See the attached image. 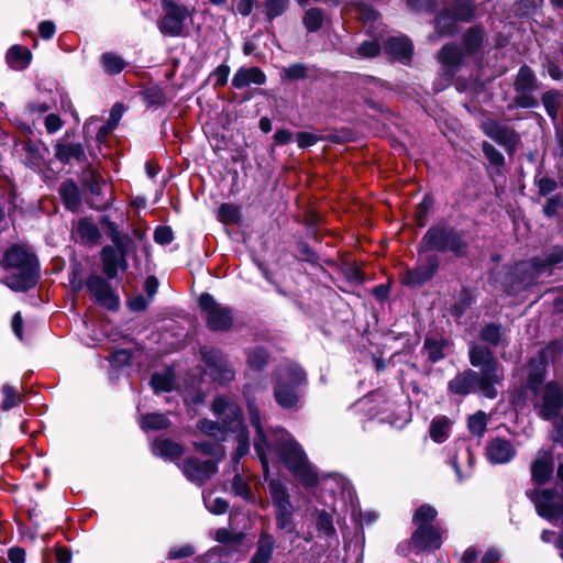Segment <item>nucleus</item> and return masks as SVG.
Instances as JSON below:
<instances>
[{
  "label": "nucleus",
  "mask_w": 563,
  "mask_h": 563,
  "mask_svg": "<svg viewBox=\"0 0 563 563\" xmlns=\"http://www.w3.org/2000/svg\"><path fill=\"white\" fill-rule=\"evenodd\" d=\"M198 302L210 330L224 331L230 329L233 322V316L229 307L219 303L213 296L208 292L201 294Z\"/></svg>",
  "instance_id": "423d86ee"
},
{
  "label": "nucleus",
  "mask_w": 563,
  "mask_h": 563,
  "mask_svg": "<svg viewBox=\"0 0 563 563\" xmlns=\"http://www.w3.org/2000/svg\"><path fill=\"white\" fill-rule=\"evenodd\" d=\"M289 0H265V14L269 21L282 15L288 8Z\"/></svg>",
  "instance_id": "09e8293b"
},
{
  "label": "nucleus",
  "mask_w": 563,
  "mask_h": 563,
  "mask_svg": "<svg viewBox=\"0 0 563 563\" xmlns=\"http://www.w3.org/2000/svg\"><path fill=\"white\" fill-rule=\"evenodd\" d=\"M8 64L14 69L25 68L31 60V52L20 45H13L7 53Z\"/></svg>",
  "instance_id": "2f4dec72"
},
{
  "label": "nucleus",
  "mask_w": 563,
  "mask_h": 563,
  "mask_svg": "<svg viewBox=\"0 0 563 563\" xmlns=\"http://www.w3.org/2000/svg\"><path fill=\"white\" fill-rule=\"evenodd\" d=\"M152 453L164 460H177L185 453L183 444L169 438H156L152 443Z\"/></svg>",
  "instance_id": "a211bd4d"
},
{
  "label": "nucleus",
  "mask_w": 563,
  "mask_h": 563,
  "mask_svg": "<svg viewBox=\"0 0 563 563\" xmlns=\"http://www.w3.org/2000/svg\"><path fill=\"white\" fill-rule=\"evenodd\" d=\"M439 59L446 68H455L462 60V52L455 46L445 45L439 52Z\"/></svg>",
  "instance_id": "c9c22d12"
},
{
  "label": "nucleus",
  "mask_w": 563,
  "mask_h": 563,
  "mask_svg": "<svg viewBox=\"0 0 563 563\" xmlns=\"http://www.w3.org/2000/svg\"><path fill=\"white\" fill-rule=\"evenodd\" d=\"M276 540L273 534L262 531L258 536L256 550L249 563H271Z\"/></svg>",
  "instance_id": "412c9836"
},
{
  "label": "nucleus",
  "mask_w": 563,
  "mask_h": 563,
  "mask_svg": "<svg viewBox=\"0 0 563 563\" xmlns=\"http://www.w3.org/2000/svg\"><path fill=\"white\" fill-rule=\"evenodd\" d=\"M439 267L437 255H427L421 258L413 269H408L402 276V283L416 287L430 280Z\"/></svg>",
  "instance_id": "f8f14e48"
},
{
  "label": "nucleus",
  "mask_w": 563,
  "mask_h": 563,
  "mask_svg": "<svg viewBox=\"0 0 563 563\" xmlns=\"http://www.w3.org/2000/svg\"><path fill=\"white\" fill-rule=\"evenodd\" d=\"M244 537L243 532H233L227 528H220L216 531V540L225 545H240Z\"/></svg>",
  "instance_id": "c03bdc74"
},
{
  "label": "nucleus",
  "mask_w": 563,
  "mask_h": 563,
  "mask_svg": "<svg viewBox=\"0 0 563 563\" xmlns=\"http://www.w3.org/2000/svg\"><path fill=\"white\" fill-rule=\"evenodd\" d=\"M527 496L541 518L548 521L563 518V488L561 493L556 488L533 489Z\"/></svg>",
  "instance_id": "20e7f679"
},
{
  "label": "nucleus",
  "mask_w": 563,
  "mask_h": 563,
  "mask_svg": "<svg viewBox=\"0 0 563 563\" xmlns=\"http://www.w3.org/2000/svg\"><path fill=\"white\" fill-rule=\"evenodd\" d=\"M539 416L545 420H556L563 408V389H543Z\"/></svg>",
  "instance_id": "2eb2a0df"
},
{
  "label": "nucleus",
  "mask_w": 563,
  "mask_h": 563,
  "mask_svg": "<svg viewBox=\"0 0 563 563\" xmlns=\"http://www.w3.org/2000/svg\"><path fill=\"white\" fill-rule=\"evenodd\" d=\"M316 526H317V530L319 532H323L324 536H327L329 538L334 536L336 532L335 528L333 526V518L325 510H321L318 512Z\"/></svg>",
  "instance_id": "a18cd8bd"
},
{
  "label": "nucleus",
  "mask_w": 563,
  "mask_h": 563,
  "mask_svg": "<svg viewBox=\"0 0 563 563\" xmlns=\"http://www.w3.org/2000/svg\"><path fill=\"white\" fill-rule=\"evenodd\" d=\"M483 32L479 29H471L464 38V46L468 53H474L481 47Z\"/></svg>",
  "instance_id": "13d9d810"
},
{
  "label": "nucleus",
  "mask_w": 563,
  "mask_h": 563,
  "mask_svg": "<svg viewBox=\"0 0 563 563\" xmlns=\"http://www.w3.org/2000/svg\"><path fill=\"white\" fill-rule=\"evenodd\" d=\"M487 427V415L479 410L474 415L468 417L467 428L470 432L474 435L482 437L486 431Z\"/></svg>",
  "instance_id": "37998d69"
},
{
  "label": "nucleus",
  "mask_w": 563,
  "mask_h": 563,
  "mask_svg": "<svg viewBox=\"0 0 563 563\" xmlns=\"http://www.w3.org/2000/svg\"><path fill=\"white\" fill-rule=\"evenodd\" d=\"M537 78L534 73L528 67L522 66L515 80V103L520 108H534L538 104V100L532 96V92L537 90Z\"/></svg>",
  "instance_id": "1a4fd4ad"
},
{
  "label": "nucleus",
  "mask_w": 563,
  "mask_h": 563,
  "mask_svg": "<svg viewBox=\"0 0 563 563\" xmlns=\"http://www.w3.org/2000/svg\"><path fill=\"white\" fill-rule=\"evenodd\" d=\"M423 242L429 249L441 252L451 251L457 256H463L467 247L457 232L445 228L429 229L423 236Z\"/></svg>",
  "instance_id": "0eeeda50"
},
{
  "label": "nucleus",
  "mask_w": 563,
  "mask_h": 563,
  "mask_svg": "<svg viewBox=\"0 0 563 563\" xmlns=\"http://www.w3.org/2000/svg\"><path fill=\"white\" fill-rule=\"evenodd\" d=\"M443 346H444L443 341H438V340H433V339H429V338L426 339L424 345H423V347L428 354V358L432 362H438L443 358V356H444Z\"/></svg>",
  "instance_id": "3c124183"
},
{
  "label": "nucleus",
  "mask_w": 563,
  "mask_h": 563,
  "mask_svg": "<svg viewBox=\"0 0 563 563\" xmlns=\"http://www.w3.org/2000/svg\"><path fill=\"white\" fill-rule=\"evenodd\" d=\"M268 489L274 509L292 505L288 489L282 481L271 479L268 482Z\"/></svg>",
  "instance_id": "c85d7f7f"
},
{
  "label": "nucleus",
  "mask_w": 563,
  "mask_h": 563,
  "mask_svg": "<svg viewBox=\"0 0 563 563\" xmlns=\"http://www.w3.org/2000/svg\"><path fill=\"white\" fill-rule=\"evenodd\" d=\"M231 486L235 496H239L249 503H254L255 496L252 492V488L240 473H235Z\"/></svg>",
  "instance_id": "f704fd0d"
},
{
  "label": "nucleus",
  "mask_w": 563,
  "mask_h": 563,
  "mask_svg": "<svg viewBox=\"0 0 563 563\" xmlns=\"http://www.w3.org/2000/svg\"><path fill=\"white\" fill-rule=\"evenodd\" d=\"M561 96L558 91H548L542 96V103L548 114L554 120L560 107Z\"/></svg>",
  "instance_id": "8fccbe9b"
},
{
  "label": "nucleus",
  "mask_w": 563,
  "mask_h": 563,
  "mask_svg": "<svg viewBox=\"0 0 563 563\" xmlns=\"http://www.w3.org/2000/svg\"><path fill=\"white\" fill-rule=\"evenodd\" d=\"M195 549L192 545L186 544L181 547H174L168 551L167 558L169 560H178L184 558H189L194 555Z\"/></svg>",
  "instance_id": "69168bd1"
},
{
  "label": "nucleus",
  "mask_w": 563,
  "mask_h": 563,
  "mask_svg": "<svg viewBox=\"0 0 563 563\" xmlns=\"http://www.w3.org/2000/svg\"><path fill=\"white\" fill-rule=\"evenodd\" d=\"M485 157L489 161L490 164L495 166H501L505 162L503 154L488 142H484L482 145Z\"/></svg>",
  "instance_id": "680f3d73"
},
{
  "label": "nucleus",
  "mask_w": 563,
  "mask_h": 563,
  "mask_svg": "<svg viewBox=\"0 0 563 563\" xmlns=\"http://www.w3.org/2000/svg\"><path fill=\"white\" fill-rule=\"evenodd\" d=\"M3 398L0 404L1 411H10L25 401V395L18 389H2Z\"/></svg>",
  "instance_id": "ea45409f"
},
{
  "label": "nucleus",
  "mask_w": 563,
  "mask_h": 563,
  "mask_svg": "<svg viewBox=\"0 0 563 563\" xmlns=\"http://www.w3.org/2000/svg\"><path fill=\"white\" fill-rule=\"evenodd\" d=\"M174 372L170 368H164L162 372L153 374L151 387H172L174 385Z\"/></svg>",
  "instance_id": "864d4df0"
},
{
  "label": "nucleus",
  "mask_w": 563,
  "mask_h": 563,
  "mask_svg": "<svg viewBox=\"0 0 563 563\" xmlns=\"http://www.w3.org/2000/svg\"><path fill=\"white\" fill-rule=\"evenodd\" d=\"M276 528L284 533H295V538L299 536L296 530L294 520V507L292 505L275 508Z\"/></svg>",
  "instance_id": "393cba45"
},
{
  "label": "nucleus",
  "mask_w": 563,
  "mask_h": 563,
  "mask_svg": "<svg viewBox=\"0 0 563 563\" xmlns=\"http://www.w3.org/2000/svg\"><path fill=\"white\" fill-rule=\"evenodd\" d=\"M481 384L482 387H492L501 383L504 372L496 360L481 367Z\"/></svg>",
  "instance_id": "cd10ccee"
},
{
  "label": "nucleus",
  "mask_w": 563,
  "mask_h": 563,
  "mask_svg": "<svg viewBox=\"0 0 563 563\" xmlns=\"http://www.w3.org/2000/svg\"><path fill=\"white\" fill-rule=\"evenodd\" d=\"M516 455L512 443L503 438L492 439L486 445V456L492 464H505Z\"/></svg>",
  "instance_id": "4468645a"
},
{
  "label": "nucleus",
  "mask_w": 563,
  "mask_h": 563,
  "mask_svg": "<svg viewBox=\"0 0 563 563\" xmlns=\"http://www.w3.org/2000/svg\"><path fill=\"white\" fill-rule=\"evenodd\" d=\"M530 389H508L509 393V401L517 409H522L527 405L528 400V391ZM534 395H538L540 389H531Z\"/></svg>",
  "instance_id": "4d7b16f0"
},
{
  "label": "nucleus",
  "mask_w": 563,
  "mask_h": 563,
  "mask_svg": "<svg viewBox=\"0 0 563 563\" xmlns=\"http://www.w3.org/2000/svg\"><path fill=\"white\" fill-rule=\"evenodd\" d=\"M101 64L106 73L110 75L119 74L125 67V62L113 53H104L101 56Z\"/></svg>",
  "instance_id": "79ce46f5"
},
{
  "label": "nucleus",
  "mask_w": 563,
  "mask_h": 563,
  "mask_svg": "<svg viewBox=\"0 0 563 563\" xmlns=\"http://www.w3.org/2000/svg\"><path fill=\"white\" fill-rule=\"evenodd\" d=\"M563 262V249L555 246L544 257H536L528 263L517 265L516 272L523 274L521 283L525 287L531 286L537 278L548 272L551 267Z\"/></svg>",
  "instance_id": "6e6552de"
},
{
  "label": "nucleus",
  "mask_w": 563,
  "mask_h": 563,
  "mask_svg": "<svg viewBox=\"0 0 563 563\" xmlns=\"http://www.w3.org/2000/svg\"><path fill=\"white\" fill-rule=\"evenodd\" d=\"M223 454L216 460L201 461L198 457H187L183 463V473L191 483L203 484L218 473V463Z\"/></svg>",
  "instance_id": "9d476101"
},
{
  "label": "nucleus",
  "mask_w": 563,
  "mask_h": 563,
  "mask_svg": "<svg viewBox=\"0 0 563 563\" xmlns=\"http://www.w3.org/2000/svg\"><path fill=\"white\" fill-rule=\"evenodd\" d=\"M247 362L254 368H262L267 363V353L262 349L253 350L249 353Z\"/></svg>",
  "instance_id": "0e129e2a"
},
{
  "label": "nucleus",
  "mask_w": 563,
  "mask_h": 563,
  "mask_svg": "<svg viewBox=\"0 0 563 563\" xmlns=\"http://www.w3.org/2000/svg\"><path fill=\"white\" fill-rule=\"evenodd\" d=\"M86 287L92 299L100 306L109 310L119 308L120 299L111 285L99 275H90L86 279Z\"/></svg>",
  "instance_id": "9b49d317"
},
{
  "label": "nucleus",
  "mask_w": 563,
  "mask_h": 563,
  "mask_svg": "<svg viewBox=\"0 0 563 563\" xmlns=\"http://www.w3.org/2000/svg\"><path fill=\"white\" fill-rule=\"evenodd\" d=\"M240 216V208L233 203H223L219 208V218L224 223H238Z\"/></svg>",
  "instance_id": "603ef678"
},
{
  "label": "nucleus",
  "mask_w": 563,
  "mask_h": 563,
  "mask_svg": "<svg viewBox=\"0 0 563 563\" xmlns=\"http://www.w3.org/2000/svg\"><path fill=\"white\" fill-rule=\"evenodd\" d=\"M192 446L196 452H200L206 456H217L218 451L220 452V455H224L223 446L211 441H194Z\"/></svg>",
  "instance_id": "6e6d98bb"
},
{
  "label": "nucleus",
  "mask_w": 563,
  "mask_h": 563,
  "mask_svg": "<svg viewBox=\"0 0 563 563\" xmlns=\"http://www.w3.org/2000/svg\"><path fill=\"white\" fill-rule=\"evenodd\" d=\"M274 451L284 466L305 487H316L319 484L317 471L309 463L301 445L295 440H283L275 444Z\"/></svg>",
  "instance_id": "f03ea898"
},
{
  "label": "nucleus",
  "mask_w": 563,
  "mask_h": 563,
  "mask_svg": "<svg viewBox=\"0 0 563 563\" xmlns=\"http://www.w3.org/2000/svg\"><path fill=\"white\" fill-rule=\"evenodd\" d=\"M174 239L173 230L169 227H158L154 232L156 243L165 245L169 244Z\"/></svg>",
  "instance_id": "774afa93"
},
{
  "label": "nucleus",
  "mask_w": 563,
  "mask_h": 563,
  "mask_svg": "<svg viewBox=\"0 0 563 563\" xmlns=\"http://www.w3.org/2000/svg\"><path fill=\"white\" fill-rule=\"evenodd\" d=\"M474 15V7L467 2L462 1L459 2L455 7L452 16H450L449 12L441 14L437 20V27L441 33L450 32V27L453 20L457 21H470Z\"/></svg>",
  "instance_id": "f3484780"
},
{
  "label": "nucleus",
  "mask_w": 563,
  "mask_h": 563,
  "mask_svg": "<svg viewBox=\"0 0 563 563\" xmlns=\"http://www.w3.org/2000/svg\"><path fill=\"white\" fill-rule=\"evenodd\" d=\"M483 130L488 137L503 146L512 147L517 143L515 131L495 120H486Z\"/></svg>",
  "instance_id": "dca6fc26"
},
{
  "label": "nucleus",
  "mask_w": 563,
  "mask_h": 563,
  "mask_svg": "<svg viewBox=\"0 0 563 563\" xmlns=\"http://www.w3.org/2000/svg\"><path fill=\"white\" fill-rule=\"evenodd\" d=\"M531 481L542 486L550 482L554 472V465L551 457H540L532 461L530 465Z\"/></svg>",
  "instance_id": "5701e85b"
},
{
  "label": "nucleus",
  "mask_w": 563,
  "mask_h": 563,
  "mask_svg": "<svg viewBox=\"0 0 563 563\" xmlns=\"http://www.w3.org/2000/svg\"><path fill=\"white\" fill-rule=\"evenodd\" d=\"M384 48L387 54L395 58L407 63L412 53V44L406 36L389 37L384 43Z\"/></svg>",
  "instance_id": "4be33fe9"
},
{
  "label": "nucleus",
  "mask_w": 563,
  "mask_h": 563,
  "mask_svg": "<svg viewBox=\"0 0 563 563\" xmlns=\"http://www.w3.org/2000/svg\"><path fill=\"white\" fill-rule=\"evenodd\" d=\"M60 195L66 207L70 210H76L80 205V196L78 187L73 181H66L60 186Z\"/></svg>",
  "instance_id": "72a5a7b5"
},
{
  "label": "nucleus",
  "mask_w": 563,
  "mask_h": 563,
  "mask_svg": "<svg viewBox=\"0 0 563 563\" xmlns=\"http://www.w3.org/2000/svg\"><path fill=\"white\" fill-rule=\"evenodd\" d=\"M274 398L283 409H295L298 406L300 396L297 389H274Z\"/></svg>",
  "instance_id": "473e14b6"
},
{
  "label": "nucleus",
  "mask_w": 563,
  "mask_h": 563,
  "mask_svg": "<svg viewBox=\"0 0 563 563\" xmlns=\"http://www.w3.org/2000/svg\"><path fill=\"white\" fill-rule=\"evenodd\" d=\"M54 156L64 164L81 162L85 159V150L81 143L60 140L54 145Z\"/></svg>",
  "instance_id": "6ab92c4d"
},
{
  "label": "nucleus",
  "mask_w": 563,
  "mask_h": 563,
  "mask_svg": "<svg viewBox=\"0 0 563 563\" xmlns=\"http://www.w3.org/2000/svg\"><path fill=\"white\" fill-rule=\"evenodd\" d=\"M450 419L446 416L434 417L430 423L429 434L433 442L443 443L449 439Z\"/></svg>",
  "instance_id": "c756f323"
},
{
  "label": "nucleus",
  "mask_w": 563,
  "mask_h": 563,
  "mask_svg": "<svg viewBox=\"0 0 563 563\" xmlns=\"http://www.w3.org/2000/svg\"><path fill=\"white\" fill-rule=\"evenodd\" d=\"M111 240L115 247L108 245L101 251L102 269L109 279L115 278L120 269L125 271L128 268L129 239L113 231Z\"/></svg>",
  "instance_id": "39448f33"
},
{
  "label": "nucleus",
  "mask_w": 563,
  "mask_h": 563,
  "mask_svg": "<svg viewBox=\"0 0 563 563\" xmlns=\"http://www.w3.org/2000/svg\"><path fill=\"white\" fill-rule=\"evenodd\" d=\"M352 516L355 520L356 527L360 529H363L364 523L369 526V525L374 523L378 518V515L375 511L363 512L362 510H358L357 518H356L355 512H353Z\"/></svg>",
  "instance_id": "338daca9"
},
{
  "label": "nucleus",
  "mask_w": 563,
  "mask_h": 563,
  "mask_svg": "<svg viewBox=\"0 0 563 563\" xmlns=\"http://www.w3.org/2000/svg\"><path fill=\"white\" fill-rule=\"evenodd\" d=\"M229 75L230 67L225 64H222L211 73L210 77L214 80V86L223 87L228 82Z\"/></svg>",
  "instance_id": "e2e57ef3"
},
{
  "label": "nucleus",
  "mask_w": 563,
  "mask_h": 563,
  "mask_svg": "<svg viewBox=\"0 0 563 563\" xmlns=\"http://www.w3.org/2000/svg\"><path fill=\"white\" fill-rule=\"evenodd\" d=\"M162 16L157 21L159 32L167 37L185 35L186 21L192 16L194 9L173 0H161Z\"/></svg>",
  "instance_id": "7ed1b4c3"
},
{
  "label": "nucleus",
  "mask_w": 563,
  "mask_h": 563,
  "mask_svg": "<svg viewBox=\"0 0 563 563\" xmlns=\"http://www.w3.org/2000/svg\"><path fill=\"white\" fill-rule=\"evenodd\" d=\"M495 360L493 357V353L489 349L481 346V345H473L470 349V362L475 367H483L484 365L488 364Z\"/></svg>",
  "instance_id": "58836bf2"
},
{
  "label": "nucleus",
  "mask_w": 563,
  "mask_h": 563,
  "mask_svg": "<svg viewBox=\"0 0 563 563\" xmlns=\"http://www.w3.org/2000/svg\"><path fill=\"white\" fill-rule=\"evenodd\" d=\"M238 445L232 455V462L239 464L241 459L250 453V431L249 428H243L240 434L236 435Z\"/></svg>",
  "instance_id": "4c0bfd02"
},
{
  "label": "nucleus",
  "mask_w": 563,
  "mask_h": 563,
  "mask_svg": "<svg viewBox=\"0 0 563 563\" xmlns=\"http://www.w3.org/2000/svg\"><path fill=\"white\" fill-rule=\"evenodd\" d=\"M220 426H221V435L219 438V442H222L225 440L227 433H236V435H238V434H240V432L242 431L243 428H247V426L244 423V419L240 412V409H238L236 411H231L230 415H227L222 419V422L220 423Z\"/></svg>",
  "instance_id": "bb28decb"
},
{
  "label": "nucleus",
  "mask_w": 563,
  "mask_h": 563,
  "mask_svg": "<svg viewBox=\"0 0 563 563\" xmlns=\"http://www.w3.org/2000/svg\"><path fill=\"white\" fill-rule=\"evenodd\" d=\"M1 264L7 269H13L4 280L13 291H26L33 288L38 280V262L34 253L20 244L11 245L4 253Z\"/></svg>",
  "instance_id": "f257e3e1"
},
{
  "label": "nucleus",
  "mask_w": 563,
  "mask_h": 563,
  "mask_svg": "<svg viewBox=\"0 0 563 563\" xmlns=\"http://www.w3.org/2000/svg\"><path fill=\"white\" fill-rule=\"evenodd\" d=\"M324 15L321 9L311 8L306 11L302 23L308 32H316L321 29Z\"/></svg>",
  "instance_id": "a19ab883"
},
{
  "label": "nucleus",
  "mask_w": 563,
  "mask_h": 563,
  "mask_svg": "<svg viewBox=\"0 0 563 563\" xmlns=\"http://www.w3.org/2000/svg\"><path fill=\"white\" fill-rule=\"evenodd\" d=\"M268 448L269 443L264 431V428L255 429L254 450L257 455V459L261 462L263 475L265 478H267V476L269 475V463L266 453Z\"/></svg>",
  "instance_id": "a878e982"
},
{
  "label": "nucleus",
  "mask_w": 563,
  "mask_h": 563,
  "mask_svg": "<svg viewBox=\"0 0 563 563\" xmlns=\"http://www.w3.org/2000/svg\"><path fill=\"white\" fill-rule=\"evenodd\" d=\"M283 80H299L307 77V67L303 64H292L282 69Z\"/></svg>",
  "instance_id": "5fc2aeb1"
},
{
  "label": "nucleus",
  "mask_w": 563,
  "mask_h": 563,
  "mask_svg": "<svg viewBox=\"0 0 563 563\" xmlns=\"http://www.w3.org/2000/svg\"><path fill=\"white\" fill-rule=\"evenodd\" d=\"M380 45L377 41H365L356 49V55L362 58H372L379 54Z\"/></svg>",
  "instance_id": "bf43d9fd"
},
{
  "label": "nucleus",
  "mask_w": 563,
  "mask_h": 563,
  "mask_svg": "<svg viewBox=\"0 0 563 563\" xmlns=\"http://www.w3.org/2000/svg\"><path fill=\"white\" fill-rule=\"evenodd\" d=\"M196 427L203 434L210 438H214L219 441V438L221 435V426L218 421L201 418L197 421Z\"/></svg>",
  "instance_id": "de8ad7c7"
},
{
  "label": "nucleus",
  "mask_w": 563,
  "mask_h": 563,
  "mask_svg": "<svg viewBox=\"0 0 563 563\" xmlns=\"http://www.w3.org/2000/svg\"><path fill=\"white\" fill-rule=\"evenodd\" d=\"M481 339L496 346L500 341V328L494 323L485 325L481 331Z\"/></svg>",
  "instance_id": "052dcab7"
},
{
  "label": "nucleus",
  "mask_w": 563,
  "mask_h": 563,
  "mask_svg": "<svg viewBox=\"0 0 563 563\" xmlns=\"http://www.w3.org/2000/svg\"><path fill=\"white\" fill-rule=\"evenodd\" d=\"M170 420L163 413H146L141 417L140 427L143 431H161L170 427Z\"/></svg>",
  "instance_id": "7c9ffc66"
},
{
  "label": "nucleus",
  "mask_w": 563,
  "mask_h": 563,
  "mask_svg": "<svg viewBox=\"0 0 563 563\" xmlns=\"http://www.w3.org/2000/svg\"><path fill=\"white\" fill-rule=\"evenodd\" d=\"M266 75L258 67H241L239 68L233 78L232 86L236 89L245 88L250 85H264Z\"/></svg>",
  "instance_id": "aec40b11"
},
{
  "label": "nucleus",
  "mask_w": 563,
  "mask_h": 563,
  "mask_svg": "<svg viewBox=\"0 0 563 563\" xmlns=\"http://www.w3.org/2000/svg\"><path fill=\"white\" fill-rule=\"evenodd\" d=\"M78 233L81 240L86 242H97L100 238V232L96 224L87 220H80L78 223Z\"/></svg>",
  "instance_id": "49530a36"
},
{
  "label": "nucleus",
  "mask_w": 563,
  "mask_h": 563,
  "mask_svg": "<svg viewBox=\"0 0 563 563\" xmlns=\"http://www.w3.org/2000/svg\"><path fill=\"white\" fill-rule=\"evenodd\" d=\"M547 351H541L539 355L532 358L527 367V387H538L543 382L547 366Z\"/></svg>",
  "instance_id": "b1692460"
},
{
  "label": "nucleus",
  "mask_w": 563,
  "mask_h": 563,
  "mask_svg": "<svg viewBox=\"0 0 563 563\" xmlns=\"http://www.w3.org/2000/svg\"><path fill=\"white\" fill-rule=\"evenodd\" d=\"M438 516L437 509L429 505L423 504L419 506L412 516V522L420 527V525H431Z\"/></svg>",
  "instance_id": "e433bc0d"
},
{
  "label": "nucleus",
  "mask_w": 563,
  "mask_h": 563,
  "mask_svg": "<svg viewBox=\"0 0 563 563\" xmlns=\"http://www.w3.org/2000/svg\"><path fill=\"white\" fill-rule=\"evenodd\" d=\"M409 544H412L418 551H435L442 544L441 533L432 525H420L412 532Z\"/></svg>",
  "instance_id": "ddd939ff"
}]
</instances>
